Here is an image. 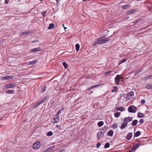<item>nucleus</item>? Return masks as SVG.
<instances>
[{"label":"nucleus","instance_id":"1","mask_svg":"<svg viewBox=\"0 0 152 152\" xmlns=\"http://www.w3.org/2000/svg\"><path fill=\"white\" fill-rule=\"evenodd\" d=\"M110 37H108L106 39H104L105 37L104 36L102 37H99L95 41V42L94 45H95L96 44L101 45L104 43L109 40L110 39H109Z\"/></svg>","mask_w":152,"mask_h":152},{"label":"nucleus","instance_id":"2","mask_svg":"<svg viewBox=\"0 0 152 152\" xmlns=\"http://www.w3.org/2000/svg\"><path fill=\"white\" fill-rule=\"evenodd\" d=\"M107 130V128L105 126L103 127L100 131L97 134V139H100L102 137Z\"/></svg>","mask_w":152,"mask_h":152},{"label":"nucleus","instance_id":"3","mask_svg":"<svg viewBox=\"0 0 152 152\" xmlns=\"http://www.w3.org/2000/svg\"><path fill=\"white\" fill-rule=\"evenodd\" d=\"M137 110V108L135 106H131L128 108V111L129 113H135Z\"/></svg>","mask_w":152,"mask_h":152},{"label":"nucleus","instance_id":"4","mask_svg":"<svg viewBox=\"0 0 152 152\" xmlns=\"http://www.w3.org/2000/svg\"><path fill=\"white\" fill-rule=\"evenodd\" d=\"M134 93L133 91H131L127 93L126 96L127 99L131 100L134 97Z\"/></svg>","mask_w":152,"mask_h":152},{"label":"nucleus","instance_id":"5","mask_svg":"<svg viewBox=\"0 0 152 152\" xmlns=\"http://www.w3.org/2000/svg\"><path fill=\"white\" fill-rule=\"evenodd\" d=\"M41 146V144L39 142H36L33 144V148L34 149L39 148Z\"/></svg>","mask_w":152,"mask_h":152},{"label":"nucleus","instance_id":"6","mask_svg":"<svg viewBox=\"0 0 152 152\" xmlns=\"http://www.w3.org/2000/svg\"><path fill=\"white\" fill-rule=\"evenodd\" d=\"M120 75H117L116 77L115 78V81L117 85H118L119 82L120 81Z\"/></svg>","mask_w":152,"mask_h":152},{"label":"nucleus","instance_id":"7","mask_svg":"<svg viewBox=\"0 0 152 152\" xmlns=\"http://www.w3.org/2000/svg\"><path fill=\"white\" fill-rule=\"evenodd\" d=\"M41 50V49L39 47L36 48H35L31 49L29 50V52L30 53L36 52L40 51Z\"/></svg>","mask_w":152,"mask_h":152},{"label":"nucleus","instance_id":"8","mask_svg":"<svg viewBox=\"0 0 152 152\" xmlns=\"http://www.w3.org/2000/svg\"><path fill=\"white\" fill-rule=\"evenodd\" d=\"M133 118L132 117H128L126 118H125L124 121L127 124L129 122L132 121L133 120Z\"/></svg>","mask_w":152,"mask_h":152},{"label":"nucleus","instance_id":"9","mask_svg":"<svg viewBox=\"0 0 152 152\" xmlns=\"http://www.w3.org/2000/svg\"><path fill=\"white\" fill-rule=\"evenodd\" d=\"M13 76H7L2 77L1 78V80H5L10 79L12 78Z\"/></svg>","mask_w":152,"mask_h":152},{"label":"nucleus","instance_id":"10","mask_svg":"<svg viewBox=\"0 0 152 152\" xmlns=\"http://www.w3.org/2000/svg\"><path fill=\"white\" fill-rule=\"evenodd\" d=\"M59 120L60 118L59 116L55 115L54 118L52 121L54 123H57L59 121Z\"/></svg>","mask_w":152,"mask_h":152},{"label":"nucleus","instance_id":"11","mask_svg":"<svg viewBox=\"0 0 152 152\" xmlns=\"http://www.w3.org/2000/svg\"><path fill=\"white\" fill-rule=\"evenodd\" d=\"M140 145L141 144L139 143L136 144L134 146H133L132 148V151H133V152H134Z\"/></svg>","mask_w":152,"mask_h":152},{"label":"nucleus","instance_id":"12","mask_svg":"<svg viewBox=\"0 0 152 152\" xmlns=\"http://www.w3.org/2000/svg\"><path fill=\"white\" fill-rule=\"evenodd\" d=\"M132 136V134L131 132H129L128 133L127 135L126 136V138L128 140H131Z\"/></svg>","mask_w":152,"mask_h":152},{"label":"nucleus","instance_id":"13","mask_svg":"<svg viewBox=\"0 0 152 152\" xmlns=\"http://www.w3.org/2000/svg\"><path fill=\"white\" fill-rule=\"evenodd\" d=\"M49 98V96H47L43 99H42L41 100L38 102L39 103V104H41L44 102L45 101L48 99Z\"/></svg>","mask_w":152,"mask_h":152},{"label":"nucleus","instance_id":"14","mask_svg":"<svg viewBox=\"0 0 152 152\" xmlns=\"http://www.w3.org/2000/svg\"><path fill=\"white\" fill-rule=\"evenodd\" d=\"M46 87L45 86H43L42 88L39 89V92L40 93H42L45 92L46 89Z\"/></svg>","mask_w":152,"mask_h":152},{"label":"nucleus","instance_id":"15","mask_svg":"<svg viewBox=\"0 0 152 152\" xmlns=\"http://www.w3.org/2000/svg\"><path fill=\"white\" fill-rule=\"evenodd\" d=\"M9 88L15 87L16 85L14 83H9L7 84Z\"/></svg>","mask_w":152,"mask_h":152},{"label":"nucleus","instance_id":"16","mask_svg":"<svg viewBox=\"0 0 152 152\" xmlns=\"http://www.w3.org/2000/svg\"><path fill=\"white\" fill-rule=\"evenodd\" d=\"M14 91L13 90H8L6 91V93L7 94H13L14 93Z\"/></svg>","mask_w":152,"mask_h":152},{"label":"nucleus","instance_id":"17","mask_svg":"<svg viewBox=\"0 0 152 152\" xmlns=\"http://www.w3.org/2000/svg\"><path fill=\"white\" fill-rule=\"evenodd\" d=\"M127 124L125 122H123L121 124V129H123L125 128V127L127 125Z\"/></svg>","mask_w":152,"mask_h":152},{"label":"nucleus","instance_id":"18","mask_svg":"<svg viewBox=\"0 0 152 152\" xmlns=\"http://www.w3.org/2000/svg\"><path fill=\"white\" fill-rule=\"evenodd\" d=\"M138 121L137 120H133L132 123V125L133 126H135L137 125V124L138 123Z\"/></svg>","mask_w":152,"mask_h":152},{"label":"nucleus","instance_id":"19","mask_svg":"<svg viewBox=\"0 0 152 152\" xmlns=\"http://www.w3.org/2000/svg\"><path fill=\"white\" fill-rule=\"evenodd\" d=\"M116 110L123 111L125 110V108L123 107H121L116 109Z\"/></svg>","mask_w":152,"mask_h":152},{"label":"nucleus","instance_id":"20","mask_svg":"<svg viewBox=\"0 0 152 152\" xmlns=\"http://www.w3.org/2000/svg\"><path fill=\"white\" fill-rule=\"evenodd\" d=\"M64 109V108L63 107H62L61 109L59 110L57 114L56 115L58 116V115L61 113V111H63Z\"/></svg>","mask_w":152,"mask_h":152},{"label":"nucleus","instance_id":"21","mask_svg":"<svg viewBox=\"0 0 152 152\" xmlns=\"http://www.w3.org/2000/svg\"><path fill=\"white\" fill-rule=\"evenodd\" d=\"M118 90L117 87L116 86H115L113 87V89L112 90L111 92H116Z\"/></svg>","mask_w":152,"mask_h":152},{"label":"nucleus","instance_id":"22","mask_svg":"<svg viewBox=\"0 0 152 152\" xmlns=\"http://www.w3.org/2000/svg\"><path fill=\"white\" fill-rule=\"evenodd\" d=\"M31 33V32L30 31H27L23 32L20 33V35H23L28 34H30Z\"/></svg>","mask_w":152,"mask_h":152},{"label":"nucleus","instance_id":"23","mask_svg":"<svg viewBox=\"0 0 152 152\" xmlns=\"http://www.w3.org/2000/svg\"><path fill=\"white\" fill-rule=\"evenodd\" d=\"M137 116L139 118H143L145 117V115L142 113H139L137 114Z\"/></svg>","mask_w":152,"mask_h":152},{"label":"nucleus","instance_id":"24","mask_svg":"<svg viewBox=\"0 0 152 152\" xmlns=\"http://www.w3.org/2000/svg\"><path fill=\"white\" fill-rule=\"evenodd\" d=\"M113 134V131L110 130L107 133V135L108 136H110L111 137L112 136Z\"/></svg>","mask_w":152,"mask_h":152},{"label":"nucleus","instance_id":"25","mask_svg":"<svg viewBox=\"0 0 152 152\" xmlns=\"http://www.w3.org/2000/svg\"><path fill=\"white\" fill-rule=\"evenodd\" d=\"M55 148V145H53L50 147L48 148L47 149V151H51L52 149L54 148Z\"/></svg>","mask_w":152,"mask_h":152},{"label":"nucleus","instance_id":"26","mask_svg":"<svg viewBox=\"0 0 152 152\" xmlns=\"http://www.w3.org/2000/svg\"><path fill=\"white\" fill-rule=\"evenodd\" d=\"M104 125V122L103 121H100L97 123V125L99 127H101Z\"/></svg>","mask_w":152,"mask_h":152},{"label":"nucleus","instance_id":"27","mask_svg":"<svg viewBox=\"0 0 152 152\" xmlns=\"http://www.w3.org/2000/svg\"><path fill=\"white\" fill-rule=\"evenodd\" d=\"M141 134V132L140 131H137L134 135L135 137H137L139 136Z\"/></svg>","mask_w":152,"mask_h":152},{"label":"nucleus","instance_id":"28","mask_svg":"<svg viewBox=\"0 0 152 152\" xmlns=\"http://www.w3.org/2000/svg\"><path fill=\"white\" fill-rule=\"evenodd\" d=\"M37 60H34V61H30L29 62V64L31 65V64H34L37 62Z\"/></svg>","mask_w":152,"mask_h":152},{"label":"nucleus","instance_id":"29","mask_svg":"<svg viewBox=\"0 0 152 152\" xmlns=\"http://www.w3.org/2000/svg\"><path fill=\"white\" fill-rule=\"evenodd\" d=\"M130 7V5L129 4H126L122 7V8L123 9H126Z\"/></svg>","mask_w":152,"mask_h":152},{"label":"nucleus","instance_id":"30","mask_svg":"<svg viewBox=\"0 0 152 152\" xmlns=\"http://www.w3.org/2000/svg\"><path fill=\"white\" fill-rule=\"evenodd\" d=\"M54 27V25L53 23H50L48 27V29H51L53 28Z\"/></svg>","mask_w":152,"mask_h":152},{"label":"nucleus","instance_id":"31","mask_svg":"<svg viewBox=\"0 0 152 152\" xmlns=\"http://www.w3.org/2000/svg\"><path fill=\"white\" fill-rule=\"evenodd\" d=\"M120 114H121V113L120 112H116L114 114V116L115 117L118 118L120 115Z\"/></svg>","mask_w":152,"mask_h":152},{"label":"nucleus","instance_id":"32","mask_svg":"<svg viewBox=\"0 0 152 152\" xmlns=\"http://www.w3.org/2000/svg\"><path fill=\"white\" fill-rule=\"evenodd\" d=\"M76 49V51H78L80 49V45L78 44H77L75 45Z\"/></svg>","mask_w":152,"mask_h":152},{"label":"nucleus","instance_id":"33","mask_svg":"<svg viewBox=\"0 0 152 152\" xmlns=\"http://www.w3.org/2000/svg\"><path fill=\"white\" fill-rule=\"evenodd\" d=\"M53 134V132L52 131H49L47 133L46 135L48 136H50Z\"/></svg>","mask_w":152,"mask_h":152},{"label":"nucleus","instance_id":"34","mask_svg":"<svg viewBox=\"0 0 152 152\" xmlns=\"http://www.w3.org/2000/svg\"><path fill=\"white\" fill-rule=\"evenodd\" d=\"M110 146V144L109 142L106 143L104 145V148H109Z\"/></svg>","mask_w":152,"mask_h":152},{"label":"nucleus","instance_id":"35","mask_svg":"<svg viewBox=\"0 0 152 152\" xmlns=\"http://www.w3.org/2000/svg\"><path fill=\"white\" fill-rule=\"evenodd\" d=\"M145 88H147L152 89V85H147L146 86Z\"/></svg>","mask_w":152,"mask_h":152},{"label":"nucleus","instance_id":"36","mask_svg":"<svg viewBox=\"0 0 152 152\" xmlns=\"http://www.w3.org/2000/svg\"><path fill=\"white\" fill-rule=\"evenodd\" d=\"M62 64L65 68H67L68 66L67 64L65 62H63Z\"/></svg>","mask_w":152,"mask_h":152},{"label":"nucleus","instance_id":"37","mask_svg":"<svg viewBox=\"0 0 152 152\" xmlns=\"http://www.w3.org/2000/svg\"><path fill=\"white\" fill-rule=\"evenodd\" d=\"M99 85H95V86H92L91 87H90L88 88V90H89L92 89V88H94L97 87H98L99 86Z\"/></svg>","mask_w":152,"mask_h":152},{"label":"nucleus","instance_id":"38","mask_svg":"<svg viewBox=\"0 0 152 152\" xmlns=\"http://www.w3.org/2000/svg\"><path fill=\"white\" fill-rule=\"evenodd\" d=\"M126 60H127L125 58L124 59L121 60L120 63H119V64L120 65L121 64V63H122L124 62H125V61H126Z\"/></svg>","mask_w":152,"mask_h":152},{"label":"nucleus","instance_id":"39","mask_svg":"<svg viewBox=\"0 0 152 152\" xmlns=\"http://www.w3.org/2000/svg\"><path fill=\"white\" fill-rule=\"evenodd\" d=\"M152 77V75H149L148 76H146L144 77V79L145 80H147L149 78H151Z\"/></svg>","mask_w":152,"mask_h":152},{"label":"nucleus","instance_id":"40","mask_svg":"<svg viewBox=\"0 0 152 152\" xmlns=\"http://www.w3.org/2000/svg\"><path fill=\"white\" fill-rule=\"evenodd\" d=\"M142 70V68H141L140 69L136 71L135 72V74H137L139 72H141V71Z\"/></svg>","mask_w":152,"mask_h":152},{"label":"nucleus","instance_id":"41","mask_svg":"<svg viewBox=\"0 0 152 152\" xmlns=\"http://www.w3.org/2000/svg\"><path fill=\"white\" fill-rule=\"evenodd\" d=\"M130 10L131 11V13H132V14L137 11V9L131 10Z\"/></svg>","mask_w":152,"mask_h":152},{"label":"nucleus","instance_id":"42","mask_svg":"<svg viewBox=\"0 0 152 152\" xmlns=\"http://www.w3.org/2000/svg\"><path fill=\"white\" fill-rule=\"evenodd\" d=\"M117 127V124L116 123L114 124L112 126V128L113 129H115Z\"/></svg>","mask_w":152,"mask_h":152},{"label":"nucleus","instance_id":"43","mask_svg":"<svg viewBox=\"0 0 152 152\" xmlns=\"http://www.w3.org/2000/svg\"><path fill=\"white\" fill-rule=\"evenodd\" d=\"M113 72L111 70H110L107 72H106L104 73V74L105 75H107L108 74H110Z\"/></svg>","mask_w":152,"mask_h":152},{"label":"nucleus","instance_id":"44","mask_svg":"<svg viewBox=\"0 0 152 152\" xmlns=\"http://www.w3.org/2000/svg\"><path fill=\"white\" fill-rule=\"evenodd\" d=\"M3 88L5 90L9 88L7 84L4 85L3 86Z\"/></svg>","mask_w":152,"mask_h":152},{"label":"nucleus","instance_id":"45","mask_svg":"<svg viewBox=\"0 0 152 152\" xmlns=\"http://www.w3.org/2000/svg\"><path fill=\"white\" fill-rule=\"evenodd\" d=\"M47 12L46 11H44L42 12V15L43 16H46V15H45V14L47 13Z\"/></svg>","mask_w":152,"mask_h":152},{"label":"nucleus","instance_id":"46","mask_svg":"<svg viewBox=\"0 0 152 152\" xmlns=\"http://www.w3.org/2000/svg\"><path fill=\"white\" fill-rule=\"evenodd\" d=\"M100 145H101V144H100V142H98L96 145V148H98L99 147H100Z\"/></svg>","mask_w":152,"mask_h":152},{"label":"nucleus","instance_id":"47","mask_svg":"<svg viewBox=\"0 0 152 152\" xmlns=\"http://www.w3.org/2000/svg\"><path fill=\"white\" fill-rule=\"evenodd\" d=\"M39 104H39V103L38 102L37 103L35 104L34 108H36V107L38 106Z\"/></svg>","mask_w":152,"mask_h":152},{"label":"nucleus","instance_id":"48","mask_svg":"<svg viewBox=\"0 0 152 152\" xmlns=\"http://www.w3.org/2000/svg\"><path fill=\"white\" fill-rule=\"evenodd\" d=\"M145 102V101L144 99H142L141 101V103L142 104H144Z\"/></svg>","mask_w":152,"mask_h":152},{"label":"nucleus","instance_id":"49","mask_svg":"<svg viewBox=\"0 0 152 152\" xmlns=\"http://www.w3.org/2000/svg\"><path fill=\"white\" fill-rule=\"evenodd\" d=\"M139 122L141 124H142L144 122V120L143 119H140L139 120Z\"/></svg>","mask_w":152,"mask_h":152},{"label":"nucleus","instance_id":"50","mask_svg":"<svg viewBox=\"0 0 152 152\" xmlns=\"http://www.w3.org/2000/svg\"><path fill=\"white\" fill-rule=\"evenodd\" d=\"M127 14H128V15H129L130 14H132V13H131V11L130 10H129L128 11Z\"/></svg>","mask_w":152,"mask_h":152},{"label":"nucleus","instance_id":"51","mask_svg":"<svg viewBox=\"0 0 152 152\" xmlns=\"http://www.w3.org/2000/svg\"><path fill=\"white\" fill-rule=\"evenodd\" d=\"M39 42V41L38 40H34L31 41V43H35Z\"/></svg>","mask_w":152,"mask_h":152},{"label":"nucleus","instance_id":"52","mask_svg":"<svg viewBox=\"0 0 152 152\" xmlns=\"http://www.w3.org/2000/svg\"><path fill=\"white\" fill-rule=\"evenodd\" d=\"M9 1V0H5V3L6 4H8Z\"/></svg>","mask_w":152,"mask_h":152},{"label":"nucleus","instance_id":"53","mask_svg":"<svg viewBox=\"0 0 152 152\" xmlns=\"http://www.w3.org/2000/svg\"><path fill=\"white\" fill-rule=\"evenodd\" d=\"M93 91H91L89 93V94H91V93H93Z\"/></svg>","mask_w":152,"mask_h":152},{"label":"nucleus","instance_id":"54","mask_svg":"<svg viewBox=\"0 0 152 152\" xmlns=\"http://www.w3.org/2000/svg\"><path fill=\"white\" fill-rule=\"evenodd\" d=\"M63 26L64 27V29L65 30V29H66L67 28H65L64 27V24H63Z\"/></svg>","mask_w":152,"mask_h":152},{"label":"nucleus","instance_id":"55","mask_svg":"<svg viewBox=\"0 0 152 152\" xmlns=\"http://www.w3.org/2000/svg\"><path fill=\"white\" fill-rule=\"evenodd\" d=\"M57 2V3L59 1V0H56Z\"/></svg>","mask_w":152,"mask_h":152},{"label":"nucleus","instance_id":"56","mask_svg":"<svg viewBox=\"0 0 152 152\" xmlns=\"http://www.w3.org/2000/svg\"><path fill=\"white\" fill-rule=\"evenodd\" d=\"M128 152H132V151H128Z\"/></svg>","mask_w":152,"mask_h":152},{"label":"nucleus","instance_id":"57","mask_svg":"<svg viewBox=\"0 0 152 152\" xmlns=\"http://www.w3.org/2000/svg\"><path fill=\"white\" fill-rule=\"evenodd\" d=\"M83 1H87V0H82Z\"/></svg>","mask_w":152,"mask_h":152}]
</instances>
